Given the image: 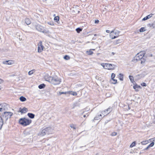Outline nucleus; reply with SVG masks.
<instances>
[{"label":"nucleus","instance_id":"7","mask_svg":"<svg viewBox=\"0 0 155 155\" xmlns=\"http://www.w3.org/2000/svg\"><path fill=\"white\" fill-rule=\"evenodd\" d=\"M13 115V113L10 112H5L3 115V117L6 120H7L8 118H10Z\"/></svg>","mask_w":155,"mask_h":155},{"label":"nucleus","instance_id":"14","mask_svg":"<svg viewBox=\"0 0 155 155\" xmlns=\"http://www.w3.org/2000/svg\"><path fill=\"white\" fill-rule=\"evenodd\" d=\"M28 111V109L27 108L24 107L23 109H21V108L20 109V111L22 114L25 113L27 111Z\"/></svg>","mask_w":155,"mask_h":155},{"label":"nucleus","instance_id":"40","mask_svg":"<svg viewBox=\"0 0 155 155\" xmlns=\"http://www.w3.org/2000/svg\"><path fill=\"white\" fill-rule=\"evenodd\" d=\"M115 76V75L114 73H112L111 75V79H114Z\"/></svg>","mask_w":155,"mask_h":155},{"label":"nucleus","instance_id":"4","mask_svg":"<svg viewBox=\"0 0 155 155\" xmlns=\"http://www.w3.org/2000/svg\"><path fill=\"white\" fill-rule=\"evenodd\" d=\"M120 31L115 30L112 31L110 33V36L112 39H115L119 36Z\"/></svg>","mask_w":155,"mask_h":155},{"label":"nucleus","instance_id":"53","mask_svg":"<svg viewBox=\"0 0 155 155\" xmlns=\"http://www.w3.org/2000/svg\"><path fill=\"white\" fill-rule=\"evenodd\" d=\"M114 33H113V34H112V36L113 37H114L113 36V35H114Z\"/></svg>","mask_w":155,"mask_h":155},{"label":"nucleus","instance_id":"23","mask_svg":"<svg viewBox=\"0 0 155 155\" xmlns=\"http://www.w3.org/2000/svg\"><path fill=\"white\" fill-rule=\"evenodd\" d=\"M19 99H20V100L22 102L25 101L26 100V98L25 97H24L23 96H21L20 97Z\"/></svg>","mask_w":155,"mask_h":155},{"label":"nucleus","instance_id":"37","mask_svg":"<svg viewBox=\"0 0 155 155\" xmlns=\"http://www.w3.org/2000/svg\"><path fill=\"white\" fill-rule=\"evenodd\" d=\"M71 94L74 96H76L77 95V94L75 92H71Z\"/></svg>","mask_w":155,"mask_h":155},{"label":"nucleus","instance_id":"55","mask_svg":"<svg viewBox=\"0 0 155 155\" xmlns=\"http://www.w3.org/2000/svg\"><path fill=\"white\" fill-rule=\"evenodd\" d=\"M1 89V86H0V90Z\"/></svg>","mask_w":155,"mask_h":155},{"label":"nucleus","instance_id":"33","mask_svg":"<svg viewBox=\"0 0 155 155\" xmlns=\"http://www.w3.org/2000/svg\"><path fill=\"white\" fill-rule=\"evenodd\" d=\"M24 134L25 135H28L30 133L29 131H28L27 130H26L24 131Z\"/></svg>","mask_w":155,"mask_h":155},{"label":"nucleus","instance_id":"58","mask_svg":"<svg viewBox=\"0 0 155 155\" xmlns=\"http://www.w3.org/2000/svg\"><path fill=\"white\" fill-rule=\"evenodd\" d=\"M45 0V1H47V0Z\"/></svg>","mask_w":155,"mask_h":155},{"label":"nucleus","instance_id":"26","mask_svg":"<svg viewBox=\"0 0 155 155\" xmlns=\"http://www.w3.org/2000/svg\"><path fill=\"white\" fill-rule=\"evenodd\" d=\"M3 124V121L2 118L0 116V126H2Z\"/></svg>","mask_w":155,"mask_h":155},{"label":"nucleus","instance_id":"19","mask_svg":"<svg viewBox=\"0 0 155 155\" xmlns=\"http://www.w3.org/2000/svg\"><path fill=\"white\" fill-rule=\"evenodd\" d=\"M46 134H47V132L44 129L42 130L40 134V135L41 136H44Z\"/></svg>","mask_w":155,"mask_h":155},{"label":"nucleus","instance_id":"11","mask_svg":"<svg viewBox=\"0 0 155 155\" xmlns=\"http://www.w3.org/2000/svg\"><path fill=\"white\" fill-rule=\"evenodd\" d=\"M13 61L11 60L4 61L2 62V63L3 64L8 65H12L13 64Z\"/></svg>","mask_w":155,"mask_h":155},{"label":"nucleus","instance_id":"1","mask_svg":"<svg viewBox=\"0 0 155 155\" xmlns=\"http://www.w3.org/2000/svg\"><path fill=\"white\" fill-rule=\"evenodd\" d=\"M46 81L50 82L54 85L58 84L61 82V79L57 77H52L49 76L47 78Z\"/></svg>","mask_w":155,"mask_h":155},{"label":"nucleus","instance_id":"48","mask_svg":"<svg viewBox=\"0 0 155 155\" xmlns=\"http://www.w3.org/2000/svg\"><path fill=\"white\" fill-rule=\"evenodd\" d=\"M106 32L107 33H110V31L109 30H106Z\"/></svg>","mask_w":155,"mask_h":155},{"label":"nucleus","instance_id":"36","mask_svg":"<svg viewBox=\"0 0 155 155\" xmlns=\"http://www.w3.org/2000/svg\"><path fill=\"white\" fill-rule=\"evenodd\" d=\"M141 63L143 64L145 62V60L143 58H142L141 60Z\"/></svg>","mask_w":155,"mask_h":155},{"label":"nucleus","instance_id":"35","mask_svg":"<svg viewBox=\"0 0 155 155\" xmlns=\"http://www.w3.org/2000/svg\"><path fill=\"white\" fill-rule=\"evenodd\" d=\"M145 31L144 28L143 27L140 28V32H143Z\"/></svg>","mask_w":155,"mask_h":155},{"label":"nucleus","instance_id":"22","mask_svg":"<svg viewBox=\"0 0 155 155\" xmlns=\"http://www.w3.org/2000/svg\"><path fill=\"white\" fill-rule=\"evenodd\" d=\"M45 84H43L39 85L38 86V88L40 89H41L44 88L45 87Z\"/></svg>","mask_w":155,"mask_h":155},{"label":"nucleus","instance_id":"51","mask_svg":"<svg viewBox=\"0 0 155 155\" xmlns=\"http://www.w3.org/2000/svg\"><path fill=\"white\" fill-rule=\"evenodd\" d=\"M97 35H97V34H95L94 35V36H97Z\"/></svg>","mask_w":155,"mask_h":155},{"label":"nucleus","instance_id":"9","mask_svg":"<svg viewBox=\"0 0 155 155\" xmlns=\"http://www.w3.org/2000/svg\"><path fill=\"white\" fill-rule=\"evenodd\" d=\"M38 53H41L43 51L44 48L41 41H39L38 44Z\"/></svg>","mask_w":155,"mask_h":155},{"label":"nucleus","instance_id":"12","mask_svg":"<svg viewBox=\"0 0 155 155\" xmlns=\"http://www.w3.org/2000/svg\"><path fill=\"white\" fill-rule=\"evenodd\" d=\"M47 132V134H49L51 133L52 132V128L51 127H48L44 129Z\"/></svg>","mask_w":155,"mask_h":155},{"label":"nucleus","instance_id":"5","mask_svg":"<svg viewBox=\"0 0 155 155\" xmlns=\"http://www.w3.org/2000/svg\"><path fill=\"white\" fill-rule=\"evenodd\" d=\"M144 55L142 52H140L137 53L133 60L134 62H136L137 61L140 60L143 57Z\"/></svg>","mask_w":155,"mask_h":155},{"label":"nucleus","instance_id":"54","mask_svg":"<svg viewBox=\"0 0 155 155\" xmlns=\"http://www.w3.org/2000/svg\"><path fill=\"white\" fill-rule=\"evenodd\" d=\"M83 117H86V115H84L83 116Z\"/></svg>","mask_w":155,"mask_h":155},{"label":"nucleus","instance_id":"38","mask_svg":"<svg viewBox=\"0 0 155 155\" xmlns=\"http://www.w3.org/2000/svg\"><path fill=\"white\" fill-rule=\"evenodd\" d=\"M64 59L66 60H68L70 59V57L68 56L65 55L64 57Z\"/></svg>","mask_w":155,"mask_h":155},{"label":"nucleus","instance_id":"42","mask_svg":"<svg viewBox=\"0 0 155 155\" xmlns=\"http://www.w3.org/2000/svg\"><path fill=\"white\" fill-rule=\"evenodd\" d=\"M48 24L50 25H54V23L53 22H48Z\"/></svg>","mask_w":155,"mask_h":155},{"label":"nucleus","instance_id":"17","mask_svg":"<svg viewBox=\"0 0 155 155\" xmlns=\"http://www.w3.org/2000/svg\"><path fill=\"white\" fill-rule=\"evenodd\" d=\"M25 23L27 25H29L31 23V21L28 18H26L25 20Z\"/></svg>","mask_w":155,"mask_h":155},{"label":"nucleus","instance_id":"39","mask_svg":"<svg viewBox=\"0 0 155 155\" xmlns=\"http://www.w3.org/2000/svg\"><path fill=\"white\" fill-rule=\"evenodd\" d=\"M87 53H88V54H89V55H91V54H92L93 53V52L92 51H91V50H90L89 51H87Z\"/></svg>","mask_w":155,"mask_h":155},{"label":"nucleus","instance_id":"3","mask_svg":"<svg viewBox=\"0 0 155 155\" xmlns=\"http://www.w3.org/2000/svg\"><path fill=\"white\" fill-rule=\"evenodd\" d=\"M101 65L104 68L108 70H113L116 67L115 65L109 63H102Z\"/></svg>","mask_w":155,"mask_h":155},{"label":"nucleus","instance_id":"49","mask_svg":"<svg viewBox=\"0 0 155 155\" xmlns=\"http://www.w3.org/2000/svg\"><path fill=\"white\" fill-rule=\"evenodd\" d=\"M150 147H149V146H148L145 149V150H147L148 148Z\"/></svg>","mask_w":155,"mask_h":155},{"label":"nucleus","instance_id":"8","mask_svg":"<svg viewBox=\"0 0 155 155\" xmlns=\"http://www.w3.org/2000/svg\"><path fill=\"white\" fill-rule=\"evenodd\" d=\"M8 107V105L6 103H3L0 105V111L3 110H7Z\"/></svg>","mask_w":155,"mask_h":155},{"label":"nucleus","instance_id":"45","mask_svg":"<svg viewBox=\"0 0 155 155\" xmlns=\"http://www.w3.org/2000/svg\"><path fill=\"white\" fill-rule=\"evenodd\" d=\"M67 93L66 92H59V94L61 95L63 94H66Z\"/></svg>","mask_w":155,"mask_h":155},{"label":"nucleus","instance_id":"52","mask_svg":"<svg viewBox=\"0 0 155 155\" xmlns=\"http://www.w3.org/2000/svg\"><path fill=\"white\" fill-rule=\"evenodd\" d=\"M2 127V126H0V130H1V129Z\"/></svg>","mask_w":155,"mask_h":155},{"label":"nucleus","instance_id":"56","mask_svg":"<svg viewBox=\"0 0 155 155\" xmlns=\"http://www.w3.org/2000/svg\"><path fill=\"white\" fill-rule=\"evenodd\" d=\"M87 114V116H89V114Z\"/></svg>","mask_w":155,"mask_h":155},{"label":"nucleus","instance_id":"34","mask_svg":"<svg viewBox=\"0 0 155 155\" xmlns=\"http://www.w3.org/2000/svg\"><path fill=\"white\" fill-rule=\"evenodd\" d=\"M148 142L147 140L143 141L141 142V144L142 145H145L147 144Z\"/></svg>","mask_w":155,"mask_h":155},{"label":"nucleus","instance_id":"47","mask_svg":"<svg viewBox=\"0 0 155 155\" xmlns=\"http://www.w3.org/2000/svg\"><path fill=\"white\" fill-rule=\"evenodd\" d=\"M3 81V80L2 79L0 78V84Z\"/></svg>","mask_w":155,"mask_h":155},{"label":"nucleus","instance_id":"29","mask_svg":"<svg viewBox=\"0 0 155 155\" xmlns=\"http://www.w3.org/2000/svg\"><path fill=\"white\" fill-rule=\"evenodd\" d=\"M120 39L117 40L116 41H114V45H116L119 43H120Z\"/></svg>","mask_w":155,"mask_h":155},{"label":"nucleus","instance_id":"32","mask_svg":"<svg viewBox=\"0 0 155 155\" xmlns=\"http://www.w3.org/2000/svg\"><path fill=\"white\" fill-rule=\"evenodd\" d=\"M76 30L78 33H79L80 31H82V29L81 28H76Z\"/></svg>","mask_w":155,"mask_h":155},{"label":"nucleus","instance_id":"30","mask_svg":"<svg viewBox=\"0 0 155 155\" xmlns=\"http://www.w3.org/2000/svg\"><path fill=\"white\" fill-rule=\"evenodd\" d=\"M102 116V115L101 114H100L99 115H98V116L95 117L94 118V119L95 120H99V119H101V118L99 117V116Z\"/></svg>","mask_w":155,"mask_h":155},{"label":"nucleus","instance_id":"6","mask_svg":"<svg viewBox=\"0 0 155 155\" xmlns=\"http://www.w3.org/2000/svg\"><path fill=\"white\" fill-rule=\"evenodd\" d=\"M35 28L38 31L42 32L43 33H48L49 32L48 31L45 30L44 27L39 25H36Z\"/></svg>","mask_w":155,"mask_h":155},{"label":"nucleus","instance_id":"21","mask_svg":"<svg viewBox=\"0 0 155 155\" xmlns=\"http://www.w3.org/2000/svg\"><path fill=\"white\" fill-rule=\"evenodd\" d=\"M70 127L71 128L73 129L74 130L76 129V125L73 124H71L70 125Z\"/></svg>","mask_w":155,"mask_h":155},{"label":"nucleus","instance_id":"20","mask_svg":"<svg viewBox=\"0 0 155 155\" xmlns=\"http://www.w3.org/2000/svg\"><path fill=\"white\" fill-rule=\"evenodd\" d=\"M118 78H119V79L120 81H123V74H119V76H118Z\"/></svg>","mask_w":155,"mask_h":155},{"label":"nucleus","instance_id":"50","mask_svg":"<svg viewBox=\"0 0 155 155\" xmlns=\"http://www.w3.org/2000/svg\"><path fill=\"white\" fill-rule=\"evenodd\" d=\"M111 54H112V55H114L115 54V53L114 52H112Z\"/></svg>","mask_w":155,"mask_h":155},{"label":"nucleus","instance_id":"13","mask_svg":"<svg viewBox=\"0 0 155 155\" xmlns=\"http://www.w3.org/2000/svg\"><path fill=\"white\" fill-rule=\"evenodd\" d=\"M153 15V14H150V15H147L146 17L142 19V21H145V20L149 19V18L151 17Z\"/></svg>","mask_w":155,"mask_h":155},{"label":"nucleus","instance_id":"44","mask_svg":"<svg viewBox=\"0 0 155 155\" xmlns=\"http://www.w3.org/2000/svg\"><path fill=\"white\" fill-rule=\"evenodd\" d=\"M141 85L142 86H147V84L145 83H142L141 84Z\"/></svg>","mask_w":155,"mask_h":155},{"label":"nucleus","instance_id":"2","mask_svg":"<svg viewBox=\"0 0 155 155\" xmlns=\"http://www.w3.org/2000/svg\"><path fill=\"white\" fill-rule=\"evenodd\" d=\"M31 120L26 118H21L19 120V122L20 124L23 126H26L29 125L31 123Z\"/></svg>","mask_w":155,"mask_h":155},{"label":"nucleus","instance_id":"57","mask_svg":"<svg viewBox=\"0 0 155 155\" xmlns=\"http://www.w3.org/2000/svg\"><path fill=\"white\" fill-rule=\"evenodd\" d=\"M129 107V109H130V108H129V107Z\"/></svg>","mask_w":155,"mask_h":155},{"label":"nucleus","instance_id":"16","mask_svg":"<svg viewBox=\"0 0 155 155\" xmlns=\"http://www.w3.org/2000/svg\"><path fill=\"white\" fill-rule=\"evenodd\" d=\"M28 116L31 119L34 118L35 116L34 114L31 113H28Z\"/></svg>","mask_w":155,"mask_h":155},{"label":"nucleus","instance_id":"28","mask_svg":"<svg viewBox=\"0 0 155 155\" xmlns=\"http://www.w3.org/2000/svg\"><path fill=\"white\" fill-rule=\"evenodd\" d=\"M59 18L58 16L55 17L54 18V20L56 22H58V21H59Z\"/></svg>","mask_w":155,"mask_h":155},{"label":"nucleus","instance_id":"41","mask_svg":"<svg viewBox=\"0 0 155 155\" xmlns=\"http://www.w3.org/2000/svg\"><path fill=\"white\" fill-rule=\"evenodd\" d=\"M154 145V142H153L151 143L148 146L149 147H153Z\"/></svg>","mask_w":155,"mask_h":155},{"label":"nucleus","instance_id":"43","mask_svg":"<svg viewBox=\"0 0 155 155\" xmlns=\"http://www.w3.org/2000/svg\"><path fill=\"white\" fill-rule=\"evenodd\" d=\"M117 134V133L116 132H113L111 134V136H116Z\"/></svg>","mask_w":155,"mask_h":155},{"label":"nucleus","instance_id":"31","mask_svg":"<svg viewBox=\"0 0 155 155\" xmlns=\"http://www.w3.org/2000/svg\"><path fill=\"white\" fill-rule=\"evenodd\" d=\"M136 144V142L134 141L133 142L130 146V147H134L135 146Z\"/></svg>","mask_w":155,"mask_h":155},{"label":"nucleus","instance_id":"10","mask_svg":"<svg viewBox=\"0 0 155 155\" xmlns=\"http://www.w3.org/2000/svg\"><path fill=\"white\" fill-rule=\"evenodd\" d=\"M111 111V108L109 107L106 110L102 111L101 113L103 115H106L110 113Z\"/></svg>","mask_w":155,"mask_h":155},{"label":"nucleus","instance_id":"15","mask_svg":"<svg viewBox=\"0 0 155 155\" xmlns=\"http://www.w3.org/2000/svg\"><path fill=\"white\" fill-rule=\"evenodd\" d=\"M148 26L152 29L155 28V21L152 24H149L148 25Z\"/></svg>","mask_w":155,"mask_h":155},{"label":"nucleus","instance_id":"18","mask_svg":"<svg viewBox=\"0 0 155 155\" xmlns=\"http://www.w3.org/2000/svg\"><path fill=\"white\" fill-rule=\"evenodd\" d=\"M134 88L135 90L136 91H138V89L140 88L141 87L137 84L135 85L133 87Z\"/></svg>","mask_w":155,"mask_h":155},{"label":"nucleus","instance_id":"27","mask_svg":"<svg viewBox=\"0 0 155 155\" xmlns=\"http://www.w3.org/2000/svg\"><path fill=\"white\" fill-rule=\"evenodd\" d=\"M35 71V70L33 69L29 71L28 72V74L29 75L32 74Z\"/></svg>","mask_w":155,"mask_h":155},{"label":"nucleus","instance_id":"25","mask_svg":"<svg viewBox=\"0 0 155 155\" xmlns=\"http://www.w3.org/2000/svg\"><path fill=\"white\" fill-rule=\"evenodd\" d=\"M110 82L113 84H115L117 82V80L113 79H111L110 80Z\"/></svg>","mask_w":155,"mask_h":155},{"label":"nucleus","instance_id":"46","mask_svg":"<svg viewBox=\"0 0 155 155\" xmlns=\"http://www.w3.org/2000/svg\"><path fill=\"white\" fill-rule=\"evenodd\" d=\"M99 22V21L98 20H95V23L96 24L98 23Z\"/></svg>","mask_w":155,"mask_h":155},{"label":"nucleus","instance_id":"24","mask_svg":"<svg viewBox=\"0 0 155 155\" xmlns=\"http://www.w3.org/2000/svg\"><path fill=\"white\" fill-rule=\"evenodd\" d=\"M129 77L131 82L133 83L134 82V77L130 75Z\"/></svg>","mask_w":155,"mask_h":155}]
</instances>
